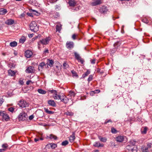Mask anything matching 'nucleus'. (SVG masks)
Returning <instances> with one entry per match:
<instances>
[{
    "instance_id": "obj_1",
    "label": "nucleus",
    "mask_w": 152,
    "mask_h": 152,
    "mask_svg": "<svg viewBox=\"0 0 152 152\" xmlns=\"http://www.w3.org/2000/svg\"><path fill=\"white\" fill-rule=\"evenodd\" d=\"M51 93H53V97L56 99H60L61 101L65 104L67 103L68 101V99L64 95L61 96L58 95L56 90H52Z\"/></svg>"
},
{
    "instance_id": "obj_2",
    "label": "nucleus",
    "mask_w": 152,
    "mask_h": 152,
    "mask_svg": "<svg viewBox=\"0 0 152 152\" xmlns=\"http://www.w3.org/2000/svg\"><path fill=\"white\" fill-rule=\"evenodd\" d=\"M134 144H130L127 145L126 147V151L127 152H137V148L134 145Z\"/></svg>"
},
{
    "instance_id": "obj_3",
    "label": "nucleus",
    "mask_w": 152,
    "mask_h": 152,
    "mask_svg": "<svg viewBox=\"0 0 152 152\" xmlns=\"http://www.w3.org/2000/svg\"><path fill=\"white\" fill-rule=\"evenodd\" d=\"M29 28L31 30L34 32L37 31L39 30V26L37 23L34 21L31 22L29 25Z\"/></svg>"
},
{
    "instance_id": "obj_4",
    "label": "nucleus",
    "mask_w": 152,
    "mask_h": 152,
    "mask_svg": "<svg viewBox=\"0 0 152 152\" xmlns=\"http://www.w3.org/2000/svg\"><path fill=\"white\" fill-rule=\"evenodd\" d=\"M50 39L49 37H47L45 39H43L40 40L38 42V47H39L40 44L43 45H46L48 44Z\"/></svg>"
},
{
    "instance_id": "obj_5",
    "label": "nucleus",
    "mask_w": 152,
    "mask_h": 152,
    "mask_svg": "<svg viewBox=\"0 0 152 152\" xmlns=\"http://www.w3.org/2000/svg\"><path fill=\"white\" fill-rule=\"evenodd\" d=\"M18 104L20 107L22 108L26 107L28 106V102L23 99H22L19 101Z\"/></svg>"
},
{
    "instance_id": "obj_6",
    "label": "nucleus",
    "mask_w": 152,
    "mask_h": 152,
    "mask_svg": "<svg viewBox=\"0 0 152 152\" xmlns=\"http://www.w3.org/2000/svg\"><path fill=\"white\" fill-rule=\"evenodd\" d=\"M27 114L25 113H21L18 116V119L19 121H24L26 119Z\"/></svg>"
},
{
    "instance_id": "obj_7",
    "label": "nucleus",
    "mask_w": 152,
    "mask_h": 152,
    "mask_svg": "<svg viewBox=\"0 0 152 152\" xmlns=\"http://www.w3.org/2000/svg\"><path fill=\"white\" fill-rule=\"evenodd\" d=\"M66 48L69 50H71L74 47V43L72 41H67L66 44Z\"/></svg>"
},
{
    "instance_id": "obj_8",
    "label": "nucleus",
    "mask_w": 152,
    "mask_h": 152,
    "mask_svg": "<svg viewBox=\"0 0 152 152\" xmlns=\"http://www.w3.org/2000/svg\"><path fill=\"white\" fill-rule=\"evenodd\" d=\"M74 55L75 58L78 62H80L82 64H83L84 62V60L81 58L80 55L76 52L74 53Z\"/></svg>"
},
{
    "instance_id": "obj_9",
    "label": "nucleus",
    "mask_w": 152,
    "mask_h": 152,
    "mask_svg": "<svg viewBox=\"0 0 152 152\" xmlns=\"http://www.w3.org/2000/svg\"><path fill=\"white\" fill-rule=\"evenodd\" d=\"M26 71L27 73H30L34 72L35 70L34 67L30 66L27 69Z\"/></svg>"
},
{
    "instance_id": "obj_10",
    "label": "nucleus",
    "mask_w": 152,
    "mask_h": 152,
    "mask_svg": "<svg viewBox=\"0 0 152 152\" xmlns=\"http://www.w3.org/2000/svg\"><path fill=\"white\" fill-rule=\"evenodd\" d=\"M125 137L124 136H119L116 137V141L118 142H122L124 140Z\"/></svg>"
},
{
    "instance_id": "obj_11",
    "label": "nucleus",
    "mask_w": 152,
    "mask_h": 152,
    "mask_svg": "<svg viewBox=\"0 0 152 152\" xmlns=\"http://www.w3.org/2000/svg\"><path fill=\"white\" fill-rule=\"evenodd\" d=\"M33 54L32 52L29 50H27L25 52V55L26 57L29 58Z\"/></svg>"
},
{
    "instance_id": "obj_12",
    "label": "nucleus",
    "mask_w": 152,
    "mask_h": 152,
    "mask_svg": "<svg viewBox=\"0 0 152 152\" xmlns=\"http://www.w3.org/2000/svg\"><path fill=\"white\" fill-rule=\"evenodd\" d=\"M45 65V63L44 62H42L40 63L38 66V69L39 71H42Z\"/></svg>"
},
{
    "instance_id": "obj_13",
    "label": "nucleus",
    "mask_w": 152,
    "mask_h": 152,
    "mask_svg": "<svg viewBox=\"0 0 152 152\" xmlns=\"http://www.w3.org/2000/svg\"><path fill=\"white\" fill-rule=\"evenodd\" d=\"M57 145L56 144L54 143H49L47 144L46 146L47 147L50 146L52 149H55L57 147Z\"/></svg>"
},
{
    "instance_id": "obj_14",
    "label": "nucleus",
    "mask_w": 152,
    "mask_h": 152,
    "mask_svg": "<svg viewBox=\"0 0 152 152\" xmlns=\"http://www.w3.org/2000/svg\"><path fill=\"white\" fill-rule=\"evenodd\" d=\"M48 103L49 105L53 107L56 106V104L53 100L51 99L49 100L48 101Z\"/></svg>"
},
{
    "instance_id": "obj_15",
    "label": "nucleus",
    "mask_w": 152,
    "mask_h": 152,
    "mask_svg": "<svg viewBox=\"0 0 152 152\" xmlns=\"http://www.w3.org/2000/svg\"><path fill=\"white\" fill-rule=\"evenodd\" d=\"M102 3V1L101 0H97L94 2L91 3L92 6H95L97 5L100 4Z\"/></svg>"
},
{
    "instance_id": "obj_16",
    "label": "nucleus",
    "mask_w": 152,
    "mask_h": 152,
    "mask_svg": "<svg viewBox=\"0 0 152 152\" xmlns=\"http://www.w3.org/2000/svg\"><path fill=\"white\" fill-rule=\"evenodd\" d=\"M2 117L3 119H4L6 121H8L9 117L8 115L5 112L2 115Z\"/></svg>"
},
{
    "instance_id": "obj_17",
    "label": "nucleus",
    "mask_w": 152,
    "mask_h": 152,
    "mask_svg": "<svg viewBox=\"0 0 152 152\" xmlns=\"http://www.w3.org/2000/svg\"><path fill=\"white\" fill-rule=\"evenodd\" d=\"M61 28L62 25L60 23H58L56 25V31H58L60 33Z\"/></svg>"
},
{
    "instance_id": "obj_18",
    "label": "nucleus",
    "mask_w": 152,
    "mask_h": 152,
    "mask_svg": "<svg viewBox=\"0 0 152 152\" xmlns=\"http://www.w3.org/2000/svg\"><path fill=\"white\" fill-rule=\"evenodd\" d=\"M148 128L146 126L143 127L141 129L142 134H145L147 133Z\"/></svg>"
},
{
    "instance_id": "obj_19",
    "label": "nucleus",
    "mask_w": 152,
    "mask_h": 152,
    "mask_svg": "<svg viewBox=\"0 0 152 152\" xmlns=\"http://www.w3.org/2000/svg\"><path fill=\"white\" fill-rule=\"evenodd\" d=\"M54 63L53 61L51 60L48 59L47 61V63L46 64H47V66L49 65L50 67H52Z\"/></svg>"
},
{
    "instance_id": "obj_20",
    "label": "nucleus",
    "mask_w": 152,
    "mask_h": 152,
    "mask_svg": "<svg viewBox=\"0 0 152 152\" xmlns=\"http://www.w3.org/2000/svg\"><path fill=\"white\" fill-rule=\"evenodd\" d=\"M104 144L100 143L99 142H96L94 144V146L95 147H103L104 146Z\"/></svg>"
},
{
    "instance_id": "obj_21",
    "label": "nucleus",
    "mask_w": 152,
    "mask_h": 152,
    "mask_svg": "<svg viewBox=\"0 0 152 152\" xmlns=\"http://www.w3.org/2000/svg\"><path fill=\"white\" fill-rule=\"evenodd\" d=\"M14 23V20L12 19L7 20L6 22V23L8 25H11Z\"/></svg>"
},
{
    "instance_id": "obj_22",
    "label": "nucleus",
    "mask_w": 152,
    "mask_h": 152,
    "mask_svg": "<svg viewBox=\"0 0 152 152\" xmlns=\"http://www.w3.org/2000/svg\"><path fill=\"white\" fill-rule=\"evenodd\" d=\"M69 4L70 6L74 7L76 5V2L74 0H69Z\"/></svg>"
},
{
    "instance_id": "obj_23",
    "label": "nucleus",
    "mask_w": 152,
    "mask_h": 152,
    "mask_svg": "<svg viewBox=\"0 0 152 152\" xmlns=\"http://www.w3.org/2000/svg\"><path fill=\"white\" fill-rule=\"evenodd\" d=\"M75 134L74 133H73L72 135L70 136L69 138L70 141L71 142H73L75 140Z\"/></svg>"
},
{
    "instance_id": "obj_24",
    "label": "nucleus",
    "mask_w": 152,
    "mask_h": 152,
    "mask_svg": "<svg viewBox=\"0 0 152 152\" xmlns=\"http://www.w3.org/2000/svg\"><path fill=\"white\" fill-rule=\"evenodd\" d=\"M8 72L9 75L11 76H13L15 74V72L14 71H12L11 69L9 70Z\"/></svg>"
},
{
    "instance_id": "obj_25",
    "label": "nucleus",
    "mask_w": 152,
    "mask_h": 152,
    "mask_svg": "<svg viewBox=\"0 0 152 152\" xmlns=\"http://www.w3.org/2000/svg\"><path fill=\"white\" fill-rule=\"evenodd\" d=\"M7 12V11L6 9H3V8H1L0 9V14L1 15H5Z\"/></svg>"
},
{
    "instance_id": "obj_26",
    "label": "nucleus",
    "mask_w": 152,
    "mask_h": 152,
    "mask_svg": "<svg viewBox=\"0 0 152 152\" xmlns=\"http://www.w3.org/2000/svg\"><path fill=\"white\" fill-rule=\"evenodd\" d=\"M64 115L69 116H72L73 115L74 113L72 112L67 111L64 113Z\"/></svg>"
},
{
    "instance_id": "obj_27",
    "label": "nucleus",
    "mask_w": 152,
    "mask_h": 152,
    "mask_svg": "<svg viewBox=\"0 0 152 152\" xmlns=\"http://www.w3.org/2000/svg\"><path fill=\"white\" fill-rule=\"evenodd\" d=\"M17 45V43L15 41H13L10 42V45L12 47H15Z\"/></svg>"
},
{
    "instance_id": "obj_28",
    "label": "nucleus",
    "mask_w": 152,
    "mask_h": 152,
    "mask_svg": "<svg viewBox=\"0 0 152 152\" xmlns=\"http://www.w3.org/2000/svg\"><path fill=\"white\" fill-rule=\"evenodd\" d=\"M26 40V38L24 36H23L19 40V42L21 43H23Z\"/></svg>"
},
{
    "instance_id": "obj_29",
    "label": "nucleus",
    "mask_w": 152,
    "mask_h": 152,
    "mask_svg": "<svg viewBox=\"0 0 152 152\" xmlns=\"http://www.w3.org/2000/svg\"><path fill=\"white\" fill-rule=\"evenodd\" d=\"M38 92L42 94H45L46 93V91L42 89H39L38 90Z\"/></svg>"
},
{
    "instance_id": "obj_30",
    "label": "nucleus",
    "mask_w": 152,
    "mask_h": 152,
    "mask_svg": "<svg viewBox=\"0 0 152 152\" xmlns=\"http://www.w3.org/2000/svg\"><path fill=\"white\" fill-rule=\"evenodd\" d=\"M90 73V71L88 70L84 74H83L82 75V77L83 78H84L88 76L89 74Z\"/></svg>"
},
{
    "instance_id": "obj_31",
    "label": "nucleus",
    "mask_w": 152,
    "mask_h": 152,
    "mask_svg": "<svg viewBox=\"0 0 152 152\" xmlns=\"http://www.w3.org/2000/svg\"><path fill=\"white\" fill-rule=\"evenodd\" d=\"M44 110L45 112L49 114H53L54 113V112L49 110L47 108H44Z\"/></svg>"
},
{
    "instance_id": "obj_32",
    "label": "nucleus",
    "mask_w": 152,
    "mask_h": 152,
    "mask_svg": "<svg viewBox=\"0 0 152 152\" xmlns=\"http://www.w3.org/2000/svg\"><path fill=\"white\" fill-rule=\"evenodd\" d=\"M49 138L51 139H53L54 140H56L57 139V137L56 136L52 134L50 135Z\"/></svg>"
},
{
    "instance_id": "obj_33",
    "label": "nucleus",
    "mask_w": 152,
    "mask_h": 152,
    "mask_svg": "<svg viewBox=\"0 0 152 152\" xmlns=\"http://www.w3.org/2000/svg\"><path fill=\"white\" fill-rule=\"evenodd\" d=\"M71 72L73 77H78V75H77V72L74 70H72L71 71Z\"/></svg>"
},
{
    "instance_id": "obj_34",
    "label": "nucleus",
    "mask_w": 152,
    "mask_h": 152,
    "mask_svg": "<svg viewBox=\"0 0 152 152\" xmlns=\"http://www.w3.org/2000/svg\"><path fill=\"white\" fill-rule=\"evenodd\" d=\"M121 44V43L120 42H117L114 43V46L115 48H117L120 46Z\"/></svg>"
},
{
    "instance_id": "obj_35",
    "label": "nucleus",
    "mask_w": 152,
    "mask_h": 152,
    "mask_svg": "<svg viewBox=\"0 0 152 152\" xmlns=\"http://www.w3.org/2000/svg\"><path fill=\"white\" fill-rule=\"evenodd\" d=\"M69 143V142L67 140H66L63 141L61 144V145L62 146H66L68 145Z\"/></svg>"
},
{
    "instance_id": "obj_36",
    "label": "nucleus",
    "mask_w": 152,
    "mask_h": 152,
    "mask_svg": "<svg viewBox=\"0 0 152 152\" xmlns=\"http://www.w3.org/2000/svg\"><path fill=\"white\" fill-rule=\"evenodd\" d=\"M142 152H149L148 148L143 147L142 148Z\"/></svg>"
},
{
    "instance_id": "obj_37",
    "label": "nucleus",
    "mask_w": 152,
    "mask_h": 152,
    "mask_svg": "<svg viewBox=\"0 0 152 152\" xmlns=\"http://www.w3.org/2000/svg\"><path fill=\"white\" fill-rule=\"evenodd\" d=\"M69 66L65 62L64 63L63 65V67L64 69H66Z\"/></svg>"
},
{
    "instance_id": "obj_38",
    "label": "nucleus",
    "mask_w": 152,
    "mask_h": 152,
    "mask_svg": "<svg viewBox=\"0 0 152 152\" xmlns=\"http://www.w3.org/2000/svg\"><path fill=\"white\" fill-rule=\"evenodd\" d=\"M117 130L114 128H111V132L113 133L116 134L117 133Z\"/></svg>"
},
{
    "instance_id": "obj_39",
    "label": "nucleus",
    "mask_w": 152,
    "mask_h": 152,
    "mask_svg": "<svg viewBox=\"0 0 152 152\" xmlns=\"http://www.w3.org/2000/svg\"><path fill=\"white\" fill-rule=\"evenodd\" d=\"M8 145L7 144H3L2 145V147L3 148V149H5L6 150V148H7Z\"/></svg>"
},
{
    "instance_id": "obj_40",
    "label": "nucleus",
    "mask_w": 152,
    "mask_h": 152,
    "mask_svg": "<svg viewBox=\"0 0 152 152\" xmlns=\"http://www.w3.org/2000/svg\"><path fill=\"white\" fill-rule=\"evenodd\" d=\"M93 78V76L92 75H89L88 80V82H90V81H91Z\"/></svg>"
},
{
    "instance_id": "obj_41",
    "label": "nucleus",
    "mask_w": 152,
    "mask_h": 152,
    "mask_svg": "<svg viewBox=\"0 0 152 152\" xmlns=\"http://www.w3.org/2000/svg\"><path fill=\"white\" fill-rule=\"evenodd\" d=\"M8 110L9 111L12 113L14 111V108L12 107H11L8 108Z\"/></svg>"
},
{
    "instance_id": "obj_42",
    "label": "nucleus",
    "mask_w": 152,
    "mask_h": 152,
    "mask_svg": "<svg viewBox=\"0 0 152 152\" xmlns=\"http://www.w3.org/2000/svg\"><path fill=\"white\" fill-rule=\"evenodd\" d=\"M4 102V100L2 98L0 97V106H1L3 102Z\"/></svg>"
},
{
    "instance_id": "obj_43",
    "label": "nucleus",
    "mask_w": 152,
    "mask_h": 152,
    "mask_svg": "<svg viewBox=\"0 0 152 152\" xmlns=\"http://www.w3.org/2000/svg\"><path fill=\"white\" fill-rule=\"evenodd\" d=\"M95 61H96V59H91V63L92 64H95Z\"/></svg>"
},
{
    "instance_id": "obj_44",
    "label": "nucleus",
    "mask_w": 152,
    "mask_h": 152,
    "mask_svg": "<svg viewBox=\"0 0 152 152\" xmlns=\"http://www.w3.org/2000/svg\"><path fill=\"white\" fill-rule=\"evenodd\" d=\"M110 146L113 147L115 146V143L113 142H111L110 143Z\"/></svg>"
},
{
    "instance_id": "obj_45",
    "label": "nucleus",
    "mask_w": 152,
    "mask_h": 152,
    "mask_svg": "<svg viewBox=\"0 0 152 152\" xmlns=\"http://www.w3.org/2000/svg\"><path fill=\"white\" fill-rule=\"evenodd\" d=\"M31 83H33V82L31 80H28L26 82V84L27 85H28L30 84Z\"/></svg>"
},
{
    "instance_id": "obj_46",
    "label": "nucleus",
    "mask_w": 152,
    "mask_h": 152,
    "mask_svg": "<svg viewBox=\"0 0 152 152\" xmlns=\"http://www.w3.org/2000/svg\"><path fill=\"white\" fill-rule=\"evenodd\" d=\"M99 139L102 142H104V138L101 137H99Z\"/></svg>"
},
{
    "instance_id": "obj_47",
    "label": "nucleus",
    "mask_w": 152,
    "mask_h": 152,
    "mask_svg": "<svg viewBox=\"0 0 152 152\" xmlns=\"http://www.w3.org/2000/svg\"><path fill=\"white\" fill-rule=\"evenodd\" d=\"M93 91H94V94H95L98 93H99L100 92V91L99 90L97 89V90H95Z\"/></svg>"
},
{
    "instance_id": "obj_48",
    "label": "nucleus",
    "mask_w": 152,
    "mask_h": 152,
    "mask_svg": "<svg viewBox=\"0 0 152 152\" xmlns=\"http://www.w3.org/2000/svg\"><path fill=\"white\" fill-rule=\"evenodd\" d=\"M112 122V120L111 119H109L108 120H107L106 121H105V124H106L107 123H111Z\"/></svg>"
},
{
    "instance_id": "obj_49",
    "label": "nucleus",
    "mask_w": 152,
    "mask_h": 152,
    "mask_svg": "<svg viewBox=\"0 0 152 152\" xmlns=\"http://www.w3.org/2000/svg\"><path fill=\"white\" fill-rule=\"evenodd\" d=\"M19 82L20 84L22 85H23L24 83V82L22 80H19Z\"/></svg>"
},
{
    "instance_id": "obj_50",
    "label": "nucleus",
    "mask_w": 152,
    "mask_h": 152,
    "mask_svg": "<svg viewBox=\"0 0 152 152\" xmlns=\"http://www.w3.org/2000/svg\"><path fill=\"white\" fill-rule=\"evenodd\" d=\"M151 143H148L147 144V147L146 148H148V149L151 148Z\"/></svg>"
},
{
    "instance_id": "obj_51",
    "label": "nucleus",
    "mask_w": 152,
    "mask_h": 152,
    "mask_svg": "<svg viewBox=\"0 0 152 152\" xmlns=\"http://www.w3.org/2000/svg\"><path fill=\"white\" fill-rule=\"evenodd\" d=\"M34 118V116L33 115H31L29 116V119L30 120H32Z\"/></svg>"
},
{
    "instance_id": "obj_52",
    "label": "nucleus",
    "mask_w": 152,
    "mask_h": 152,
    "mask_svg": "<svg viewBox=\"0 0 152 152\" xmlns=\"http://www.w3.org/2000/svg\"><path fill=\"white\" fill-rule=\"evenodd\" d=\"M90 94L91 96H93L94 95V92L93 91H92L90 92Z\"/></svg>"
},
{
    "instance_id": "obj_53",
    "label": "nucleus",
    "mask_w": 152,
    "mask_h": 152,
    "mask_svg": "<svg viewBox=\"0 0 152 152\" xmlns=\"http://www.w3.org/2000/svg\"><path fill=\"white\" fill-rule=\"evenodd\" d=\"M76 35L75 34H73L72 36V38L73 39L75 40L76 39Z\"/></svg>"
},
{
    "instance_id": "obj_54",
    "label": "nucleus",
    "mask_w": 152,
    "mask_h": 152,
    "mask_svg": "<svg viewBox=\"0 0 152 152\" xmlns=\"http://www.w3.org/2000/svg\"><path fill=\"white\" fill-rule=\"evenodd\" d=\"M5 112L4 111H2V110L0 111V116H2V115H3V114Z\"/></svg>"
},
{
    "instance_id": "obj_55",
    "label": "nucleus",
    "mask_w": 152,
    "mask_h": 152,
    "mask_svg": "<svg viewBox=\"0 0 152 152\" xmlns=\"http://www.w3.org/2000/svg\"><path fill=\"white\" fill-rule=\"evenodd\" d=\"M45 53H48V49H46L44 51Z\"/></svg>"
},
{
    "instance_id": "obj_56",
    "label": "nucleus",
    "mask_w": 152,
    "mask_h": 152,
    "mask_svg": "<svg viewBox=\"0 0 152 152\" xmlns=\"http://www.w3.org/2000/svg\"><path fill=\"white\" fill-rule=\"evenodd\" d=\"M5 151V149H0V152H4Z\"/></svg>"
},
{
    "instance_id": "obj_57",
    "label": "nucleus",
    "mask_w": 152,
    "mask_h": 152,
    "mask_svg": "<svg viewBox=\"0 0 152 152\" xmlns=\"http://www.w3.org/2000/svg\"><path fill=\"white\" fill-rule=\"evenodd\" d=\"M33 35H34V34H29L28 35V36L29 37L31 38L33 37Z\"/></svg>"
},
{
    "instance_id": "obj_58",
    "label": "nucleus",
    "mask_w": 152,
    "mask_h": 152,
    "mask_svg": "<svg viewBox=\"0 0 152 152\" xmlns=\"http://www.w3.org/2000/svg\"><path fill=\"white\" fill-rule=\"evenodd\" d=\"M39 140V138H35L34 139V141L35 142H37Z\"/></svg>"
},
{
    "instance_id": "obj_59",
    "label": "nucleus",
    "mask_w": 152,
    "mask_h": 152,
    "mask_svg": "<svg viewBox=\"0 0 152 152\" xmlns=\"http://www.w3.org/2000/svg\"><path fill=\"white\" fill-rule=\"evenodd\" d=\"M27 15L30 16H32V14L31 13H27Z\"/></svg>"
},
{
    "instance_id": "obj_60",
    "label": "nucleus",
    "mask_w": 152,
    "mask_h": 152,
    "mask_svg": "<svg viewBox=\"0 0 152 152\" xmlns=\"http://www.w3.org/2000/svg\"><path fill=\"white\" fill-rule=\"evenodd\" d=\"M71 94L72 95H73L74 96H75V93L73 92H72L71 93Z\"/></svg>"
},
{
    "instance_id": "obj_61",
    "label": "nucleus",
    "mask_w": 152,
    "mask_h": 152,
    "mask_svg": "<svg viewBox=\"0 0 152 152\" xmlns=\"http://www.w3.org/2000/svg\"><path fill=\"white\" fill-rule=\"evenodd\" d=\"M99 150H96L94 151V152H98Z\"/></svg>"
},
{
    "instance_id": "obj_62",
    "label": "nucleus",
    "mask_w": 152,
    "mask_h": 152,
    "mask_svg": "<svg viewBox=\"0 0 152 152\" xmlns=\"http://www.w3.org/2000/svg\"><path fill=\"white\" fill-rule=\"evenodd\" d=\"M39 139L41 140H43V138H39Z\"/></svg>"
},
{
    "instance_id": "obj_63",
    "label": "nucleus",
    "mask_w": 152,
    "mask_h": 152,
    "mask_svg": "<svg viewBox=\"0 0 152 152\" xmlns=\"http://www.w3.org/2000/svg\"><path fill=\"white\" fill-rule=\"evenodd\" d=\"M9 67H10V68H12V67H13L14 66H13V65H12L11 66H9Z\"/></svg>"
},
{
    "instance_id": "obj_64",
    "label": "nucleus",
    "mask_w": 152,
    "mask_h": 152,
    "mask_svg": "<svg viewBox=\"0 0 152 152\" xmlns=\"http://www.w3.org/2000/svg\"><path fill=\"white\" fill-rule=\"evenodd\" d=\"M107 11V9L106 8H105V12L106 11Z\"/></svg>"
}]
</instances>
